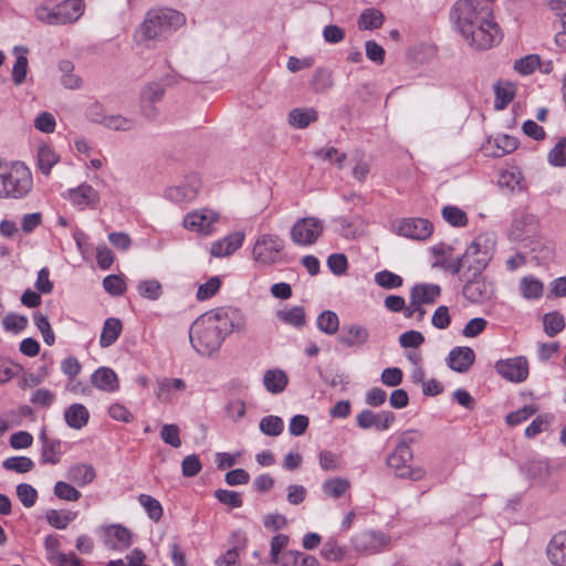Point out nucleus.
<instances>
[{
	"label": "nucleus",
	"instance_id": "34",
	"mask_svg": "<svg viewBox=\"0 0 566 566\" xmlns=\"http://www.w3.org/2000/svg\"><path fill=\"white\" fill-rule=\"evenodd\" d=\"M349 488L350 482L345 478H333L326 480L322 485L324 494L333 499L342 497Z\"/></svg>",
	"mask_w": 566,
	"mask_h": 566
},
{
	"label": "nucleus",
	"instance_id": "18",
	"mask_svg": "<svg viewBox=\"0 0 566 566\" xmlns=\"http://www.w3.org/2000/svg\"><path fill=\"white\" fill-rule=\"evenodd\" d=\"M475 354L472 348L460 346L453 348L448 356V366L458 373H465L473 365Z\"/></svg>",
	"mask_w": 566,
	"mask_h": 566
},
{
	"label": "nucleus",
	"instance_id": "53",
	"mask_svg": "<svg viewBox=\"0 0 566 566\" xmlns=\"http://www.w3.org/2000/svg\"><path fill=\"white\" fill-rule=\"evenodd\" d=\"M34 324L41 332L43 340L46 345L52 346L55 342V335L51 328L49 319L41 313H35L33 316Z\"/></svg>",
	"mask_w": 566,
	"mask_h": 566
},
{
	"label": "nucleus",
	"instance_id": "38",
	"mask_svg": "<svg viewBox=\"0 0 566 566\" xmlns=\"http://www.w3.org/2000/svg\"><path fill=\"white\" fill-rule=\"evenodd\" d=\"M313 90L324 93L334 86L333 72L325 67L315 71L312 80Z\"/></svg>",
	"mask_w": 566,
	"mask_h": 566
},
{
	"label": "nucleus",
	"instance_id": "15",
	"mask_svg": "<svg viewBox=\"0 0 566 566\" xmlns=\"http://www.w3.org/2000/svg\"><path fill=\"white\" fill-rule=\"evenodd\" d=\"M395 418V413L391 411L376 413L366 409L357 415V424L364 430L375 428L378 431H385L391 426Z\"/></svg>",
	"mask_w": 566,
	"mask_h": 566
},
{
	"label": "nucleus",
	"instance_id": "36",
	"mask_svg": "<svg viewBox=\"0 0 566 566\" xmlns=\"http://www.w3.org/2000/svg\"><path fill=\"white\" fill-rule=\"evenodd\" d=\"M565 318L559 312H549L543 316L544 332L547 336L554 337L565 328Z\"/></svg>",
	"mask_w": 566,
	"mask_h": 566
},
{
	"label": "nucleus",
	"instance_id": "3",
	"mask_svg": "<svg viewBox=\"0 0 566 566\" xmlns=\"http://www.w3.org/2000/svg\"><path fill=\"white\" fill-rule=\"evenodd\" d=\"M186 23L185 15L171 8L150 10L136 29L134 40L139 45L149 46L150 42L161 41Z\"/></svg>",
	"mask_w": 566,
	"mask_h": 566
},
{
	"label": "nucleus",
	"instance_id": "8",
	"mask_svg": "<svg viewBox=\"0 0 566 566\" xmlns=\"http://www.w3.org/2000/svg\"><path fill=\"white\" fill-rule=\"evenodd\" d=\"M413 451H402L395 448L387 458V465L398 479L420 481L426 476L422 467H412Z\"/></svg>",
	"mask_w": 566,
	"mask_h": 566
},
{
	"label": "nucleus",
	"instance_id": "55",
	"mask_svg": "<svg viewBox=\"0 0 566 566\" xmlns=\"http://www.w3.org/2000/svg\"><path fill=\"white\" fill-rule=\"evenodd\" d=\"M221 286V281L217 276L210 277L206 283L199 285L197 291V298L199 301H206L212 297Z\"/></svg>",
	"mask_w": 566,
	"mask_h": 566
},
{
	"label": "nucleus",
	"instance_id": "6",
	"mask_svg": "<svg viewBox=\"0 0 566 566\" xmlns=\"http://www.w3.org/2000/svg\"><path fill=\"white\" fill-rule=\"evenodd\" d=\"M83 14L81 0H65L56 6L43 3L35 9L36 19L49 25L73 23Z\"/></svg>",
	"mask_w": 566,
	"mask_h": 566
},
{
	"label": "nucleus",
	"instance_id": "52",
	"mask_svg": "<svg viewBox=\"0 0 566 566\" xmlns=\"http://www.w3.org/2000/svg\"><path fill=\"white\" fill-rule=\"evenodd\" d=\"M375 282L379 286L388 290L397 289L402 285V279L388 270L377 272L375 274Z\"/></svg>",
	"mask_w": 566,
	"mask_h": 566
},
{
	"label": "nucleus",
	"instance_id": "41",
	"mask_svg": "<svg viewBox=\"0 0 566 566\" xmlns=\"http://www.w3.org/2000/svg\"><path fill=\"white\" fill-rule=\"evenodd\" d=\"M101 123L114 130L127 132L135 127L136 123L133 118L124 117L122 115H107L101 119Z\"/></svg>",
	"mask_w": 566,
	"mask_h": 566
},
{
	"label": "nucleus",
	"instance_id": "37",
	"mask_svg": "<svg viewBox=\"0 0 566 566\" xmlns=\"http://www.w3.org/2000/svg\"><path fill=\"white\" fill-rule=\"evenodd\" d=\"M283 566H318V560L312 555L289 551L283 555Z\"/></svg>",
	"mask_w": 566,
	"mask_h": 566
},
{
	"label": "nucleus",
	"instance_id": "2",
	"mask_svg": "<svg viewBox=\"0 0 566 566\" xmlns=\"http://www.w3.org/2000/svg\"><path fill=\"white\" fill-rule=\"evenodd\" d=\"M238 318L239 312L232 308H217L200 316L189 331L193 348L203 356L217 352L226 335L241 328L242 324L235 322Z\"/></svg>",
	"mask_w": 566,
	"mask_h": 566
},
{
	"label": "nucleus",
	"instance_id": "51",
	"mask_svg": "<svg viewBox=\"0 0 566 566\" xmlns=\"http://www.w3.org/2000/svg\"><path fill=\"white\" fill-rule=\"evenodd\" d=\"M539 66V56L536 54L526 55L516 60L514 63V70L522 75H528Z\"/></svg>",
	"mask_w": 566,
	"mask_h": 566
},
{
	"label": "nucleus",
	"instance_id": "32",
	"mask_svg": "<svg viewBox=\"0 0 566 566\" xmlns=\"http://www.w3.org/2000/svg\"><path fill=\"white\" fill-rule=\"evenodd\" d=\"M384 20L385 17L380 10L369 8L360 13L357 25L359 30H375L382 25Z\"/></svg>",
	"mask_w": 566,
	"mask_h": 566
},
{
	"label": "nucleus",
	"instance_id": "21",
	"mask_svg": "<svg viewBox=\"0 0 566 566\" xmlns=\"http://www.w3.org/2000/svg\"><path fill=\"white\" fill-rule=\"evenodd\" d=\"M547 557L555 566H566V531L552 537L547 545Z\"/></svg>",
	"mask_w": 566,
	"mask_h": 566
},
{
	"label": "nucleus",
	"instance_id": "19",
	"mask_svg": "<svg viewBox=\"0 0 566 566\" xmlns=\"http://www.w3.org/2000/svg\"><path fill=\"white\" fill-rule=\"evenodd\" d=\"M69 199L80 208L94 207L99 201L98 191L91 185L82 184L77 188L69 190Z\"/></svg>",
	"mask_w": 566,
	"mask_h": 566
},
{
	"label": "nucleus",
	"instance_id": "59",
	"mask_svg": "<svg viewBox=\"0 0 566 566\" xmlns=\"http://www.w3.org/2000/svg\"><path fill=\"white\" fill-rule=\"evenodd\" d=\"M202 469L201 461L197 454H190L184 458L181 462L182 475L186 478L196 476Z\"/></svg>",
	"mask_w": 566,
	"mask_h": 566
},
{
	"label": "nucleus",
	"instance_id": "13",
	"mask_svg": "<svg viewBox=\"0 0 566 566\" xmlns=\"http://www.w3.org/2000/svg\"><path fill=\"white\" fill-rule=\"evenodd\" d=\"M389 543L388 537L382 533L363 531L357 533L353 539V547L360 553H377Z\"/></svg>",
	"mask_w": 566,
	"mask_h": 566
},
{
	"label": "nucleus",
	"instance_id": "61",
	"mask_svg": "<svg viewBox=\"0 0 566 566\" xmlns=\"http://www.w3.org/2000/svg\"><path fill=\"white\" fill-rule=\"evenodd\" d=\"M160 438L165 443L174 448H179L181 446L179 427L177 424H164L160 430Z\"/></svg>",
	"mask_w": 566,
	"mask_h": 566
},
{
	"label": "nucleus",
	"instance_id": "4",
	"mask_svg": "<svg viewBox=\"0 0 566 566\" xmlns=\"http://www.w3.org/2000/svg\"><path fill=\"white\" fill-rule=\"evenodd\" d=\"M32 186V174L24 164L0 161V198L22 199Z\"/></svg>",
	"mask_w": 566,
	"mask_h": 566
},
{
	"label": "nucleus",
	"instance_id": "58",
	"mask_svg": "<svg viewBox=\"0 0 566 566\" xmlns=\"http://www.w3.org/2000/svg\"><path fill=\"white\" fill-rule=\"evenodd\" d=\"M54 494L61 499L66 501H77L81 497V492L77 491L71 484L59 481L54 485Z\"/></svg>",
	"mask_w": 566,
	"mask_h": 566
},
{
	"label": "nucleus",
	"instance_id": "50",
	"mask_svg": "<svg viewBox=\"0 0 566 566\" xmlns=\"http://www.w3.org/2000/svg\"><path fill=\"white\" fill-rule=\"evenodd\" d=\"M137 290L143 297L149 300H157L163 293L161 284L154 279L140 281L137 285Z\"/></svg>",
	"mask_w": 566,
	"mask_h": 566
},
{
	"label": "nucleus",
	"instance_id": "9",
	"mask_svg": "<svg viewBox=\"0 0 566 566\" xmlns=\"http://www.w3.org/2000/svg\"><path fill=\"white\" fill-rule=\"evenodd\" d=\"M324 223L316 217L298 219L291 228V240L296 245H312L323 234Z\"/></svg>",
	"mask_w": 566,
	"mask_h": 566
},
{
	"label": "nucleus",
	"instance_id": "40",
	"mask_svg": "<svg viewBox=\"0 0 566 566\" xmlns=\"http://www.w3.org/2000/svg\"><path fill=\"white\" fill-rule=\"evenodd\" d=\"M59 161V156L49 146H41L38 151V165L42 174L49 175L52 167Z\"/></svg>",
	"mask_w": 566,
	"mask_h": 566
},
{
	"label": "nucleus",
	"instance_id": "47",
	"mask_svg": "<svg viewBox=\"0 0 566 566\" xmlns=\"http://www.w3.org/2000/svg\"><path fill=\"white\" fill-rule=\"evenodd\" d=\"M495 102L494 106L496 109H503L514 97V87L510 83L497 84L494 87Z\"/></svg>",
	"mask_w": 566,
	"mask_h": 566
},
{
	"label": "nucleus",
	"instance_id": "25",
	"mask_svg": "<svg viewBox=\"0 0 566 566\" xmlns=\"http://www.w3.org/2000/svg\"><path fill=\"white\" fill-rule=\"evenodd\" d=\"M440 293L441 287L437 284H417L411 289L410 298H413L415 303L431 304Z\"/></svg>",
	"mask_w": 566,
	"mask_h": 566
},
{
	"label": "nucleus",
	"instance_id": "29",
	"mask_svg": "<svg viewBox=\"0 0 566 566\" xmlns=\"http://www.w3.org/2000/svg\"><path fill=\"white\" fill-rule=\"evenodd\" d=\"M318 118L314 108H294L289 113V124L295 128H305Z\"/></svg>",
	"mask_w": 566,
	"mask_h": 566
},
{
	"label": "nucleus",
	"instance_id": "64",
	"mask_svg": "<svg viewBox=\"0 0 566 566\" xmlns=\"http://www.w3.org/2000/svg\"><path fill=\"white\" fill-rule=\"evenodd\" d=\"M105 291L112 295L118 296L125 292L126 284L118 275H108L103 280Z\"/></svg>",
	"mask_w": 566,
	"mask_h": 566
},
{
	"label": "nucleus",
	"instance_id": "62",
	"mask_svg": "<svg viewBox=\"0 0 566 566\" xmlns=\"http://www.w3.org/2000/svg\"><path fill=\"white\" fill-rule=\"evenodd\" d=\"M2 324L6 331L18 333L27 327L28 318L23 315L10 313L4 316Z\"/></svg>",
	"mask_w": 566,
	"mask_h": 566
},
{
	"label": "nucleus",
	"instance_id": "49",
	"mask_svg": "<svg viewBox=\"0 0 566 566\" xmlns=\"http://www.w3.org/2000/svg\"><path fill=\"white\" fill-rule=\"evenodd\" d=\"M138 501L153 521L158 522L161 518L163 506L159 501L147 494H140Z\"/></svg>",
	"mask_w": 566,
	"mask_h": 566
},
{
	"label": "nucleus",
	"instance_id": "39",
	"mask_svg": "<svg viewBox=\"0 0 566 566\" xmlns=\"http://www.w3.org/2000/svg\"><path fill=\"white\" fill-rule=\"evenodd\" d=\"M317 327L327 335H334L339 328V319L335 312L324 311L317 317Z\"/></svg>",
	"mask_w": 566,
	"mask_h": 566
},
{
	"label": "nucleus",
	"instance_id": "56",
	"mask_svg": "<svg viewBox=\"0 0 566 566\" xmlns=\"http://www.w3.org/2000/svg\"><path fill=\"white\" fill-rule=\"evenodd\" d=\"M17 495L25 507H32L38 499L36 490L27 483H21L17 486Z\"/></svg>",
	"mask_w": 566,
	"mask_h": 566
},
{
	"label": "nucleus",
	"instance_id": "46",
	"mask_svg": "<svg viewBox=\"0 0 566 566\" xmlns=\"http://www.w3.org/2000/svg\"><path fill=\"white\" fill-rule=\"evenodd\" d=\"M276 316L294 327H302L305 324V313L301 306H295L289 311H277Z\"/></svg>",
	"mask_w": 566,
	"mask_h": 566
},
{
	"label": "nucleus",
	"instance_id": "27",
	"mask_svg": "<svg viewBox=\"0 0 566 566\" xmlns=\"http://www.w3.org/2000/svg\"><path fill=\"white\" fill-rule=\"evenodd\" d=\"M289 378L280 369H270L264 373L263 385L271 394H280L287 386Z\"/></svg>",
	"mask_w": 566,
	"mask_h": 566
},
{
	"label": "nucleus",
	"instance_id": "23",
	"mask_svg": "<svg viewBox=\"0 0 566 566\" xmlns=\"http://www.w3.org/2000/svg\"><path fill=\"white\" fill-rule=\"evenodd\" d=\"M156 397L163 402L172 400V390L184 391L186 382L180 378H161L156 381Z\"/></svg>",
	"mask_w": 566,
	"mask_h": 566
},
{
	"label": "nucleus",
	"instance_id": "33",
	"mask_svg": "<svg viewBox=\"0 0 566 566\" xmlns=\"http://www.w3.org/2000/svg\"><path fill=\"white\" fill-rule=\"evenodd\" d=\"M520 291L524 298L535 300L543 295L544 285L538 279L528 275L521 280Z\"/></svg>",
	"mask_w": 566,
	"mask_h": 566
},
{
	"label": "nucleus",
	"instance_id": "26",
	"mask_svg": "<svg viewBox=\"0 0 566 566\" xmlns=\"http://www.w3.org/2000/svg\"><path fill=\"white\" fill-rule=\"evenodd\" d=\"M123 331L122 322L118 318L109 317L104 322L99 337L101 347L105 348L113 345Z\"/></svg>",
	"mask_w": 566,
	"mask_h": 566
},
{
	"label": "nucleus",
	"instance_id": "10",
	"mask_svg": "<svg viewBox=\"0 0 566 566\" xmlns=\"http://www.w3.org/2000/svg\"><path fill=\"white\" fill-rule=\"evenodd\" d=\"M218 220V212L208 208H202L188 212L184 218V227L187 230L197 232L201 235H208L212 233L213 226Z\"/></svg>",
	"mask_w": 566,
	"mask_h": 566
},
{
	"label": "nucleus",
	"instance_id": "28",
	"mask_svg": "<svg viewBox=\"0 0 566 566\" xmlns=\"http://www.w3.org/2000/svg\"><path fill=\"white\" fill-rule=\"evenodd\" d=\"M553 467L544 460H531L525 464V473L528 479L544 483L552 474Z\"/></svg>",
	"mask_w": 566,
	"mask_h": 566
},
{
	"label": "nucleus",
	"instance_id": "16",
	"mask_svg": "<svg viewBox=\"0 0 566 566\" xmlns=\"http://www.w3.org/2000/svg\"><path fill=\"white\" fill-rule=\"evenodd\" d=\"M494 287L485 277H475L463 287V295L472 303H481L492 297Z\"/></svg>",
	"mask_w": 566,
	"mask_h": 566
},
{
	"label": "nucleus",
	"instance_id": "1",
	"mask_svg": "<svg viewBox=\"0 0 566 566\" xmlns=\"http://www.w3.org/2000/svg\"><path fill=\"white\" fill-rule=\"evenodd\" d=\"M452 18L467 43L476 50H488L501 40L499 25L485 0H459Z\"/></svg>",
	"mask_w": 566,
	"mask_h": 566
},
{
	"label": "nucleus",
	"instance_id": "11",
	"mask_svg": "<svg viewBox=\"0 0 566 566\" xmlns=\"http://www.w3.org/2000/svg\"><path fill=\"white\" fill-rule=\"evenodd\" d=\"M499 375L512 382H522L528 376V363L523 356L501 359L495 364Z\"/></svg>",
	"mask_w": 566,
	"mask_h": 566
},
{
	"label": "nucleus",
	"instance_id": "60",
	"mask_svg": "<svg viewBox=\"0 0 566 566\" xmlns=\"http://www.w3.org/2000/svg\"><path fill=\"white\" fill-rule=\"evenodd\" d=\"M316 156L335 164L339 169L344 167L346 159V154L335 147L322 148L316 151Z\"/></svg>",
	"mask_w": 566,
	"mask_h": 566
},
{
	"label": "nucleus",
	"instance_id": "54",
	"mask_svg": "<svg viewBox=\"0 0 566 566\" xmlns=\"http://www.w3.org/2000/svg\"><path fill=\"white\" fill-rule=\"evenodd\" d=\"M548 163L556 167L566 166V137L562 138L548 153Z\"/></svg>",
	"mask_w": 566,
	"mask_h": 566
},
{
	"label": "nucleus",
	"instance_id": "63",
	"mask_svg": "<svg viewBox=\"0 0 566 566\" xmlns=\"http://www.w3.org/2000/svg\"><path fill=\"white\" fill-rule=\"evenodd\" d=\"M366 56L371 62L381 65L385 62V50L374 40L365 42Z\"/></svg>",
	"mask_w": 566,
	"mask_h": 566
},
{
	"label": "nucleus",
	"instance_id": "20",
	"mask_svg": "<svg viewBox=\"0 0 566 566\" xmlns=\"http://www.w3.org/2000/svg\"><path fill=\"white\" fill-rule=\"evenodd\" d=\"M92 385L105 392H114L119 388L118 377L108 367H99L91 376Z\"/></svg>",
	"mask_w": 566,
	"mask_h": 566
},
{
	"label": "nucleus",
	"instance_id": "31",
	"mask_svg": "<svg viewBox=\"0 0 566 566\" xmlns=\"http://www.w3.org/2000/svg\"><path fill=\"white\" fill-rule=\"evenodd\" d=\"M14 53L17 55V60L13 64L12 69V81L15 85H21L25 81L27 71H28V49L22 46H15Z\"/></svg>",
	"mask_w": 566,
	"mask_h": 566
},
{
	"label": "nucleus",
	"instance_id": "48",
	"mask_svg": "<svg viewBox=\"0 0 566 566\" xmlns=\"http://www.w3.org/2000/svg\"><path fill=\"white\" fill-rule=\"evenodd\" d=\"M2 467L9 471L27 473L33 469L34 463L27 457H11L3 461Z\"/></svg>",
	"mask_w": 566,
	"mask_h": 566
},
{
	"label": "nucleus",
	"instance_id": "30",
	"mask_svg": "<svg viewBox=\"0 0 566 566\" xmlns=\"http://www.w3.org/2000/svg\"><path fill=\"white\" fill-rule=\"evenodd\" d=\"M95 470L90 464H76L67 471V479L80 486L90 484L95 479Z\"/></svg>",
	"mask_w": 566,
	"mask_h": 566
},
{
	"label": "nucleus",
	"instance_id": "17",
	"mask_svg": "<svg viewBox=\"0 0 566 566\" xmlns=\"http://www.w3.org/2000/svg\"><path fill=\"white\" fill-rule=\"evenodd\" d=\"M244 238V232H233L226 238L213 242L211 244L210 253L216 258L229 256L242 247Z\"/></svg>",
	"mask_w": 566,
	"mask_h": 566
},
{
	"label": "nucleus",
	"instance_id": "5",
	"mask_svg": "<svg viewBox=\"0 0 566 566\" xmlns=\"http://www.w3.org/2000/svg\"><path fill=\"white\" fill-rule=\"evenodd\" d=\"M285 241L276 233H261L252 248V259L262 266H273L285 262Z\"/></svg>",
	"mask_w": 566,
	"mask_h": 566
},
{
	"label": "nucleus",
	"instance_id": "7",
	"mask_svg": "<svg viewBox=\"0 0 566 566\" xmlns=\"http://www.w3.org/2000/svg\"><path fill=\"white\" fill-rule=\"evenodd\" d=\"M495 241L489 234L478 235L462 255L465 266L474 275L480 274L489 264L494 251Z\"/></svg>",
	"mask_w": 566,
	"mask_h": 566
},
{
	"label": "nucleus",
	"instance_id": "24",
	"mask_svg": "<svg viewBox=\"0 0 566 566\" xmlns=\"http://www.w3.org/2000/svg\"><path fill=\"white\" fill-rule=\"evenodd\" d=\"M64 419L69 427L80 430L87 424L90 412L84 405L73 403L64 411Z\"/></svg>",
	"mask_w": 566,
	"mask_h": 566
},
{
	"label": "nucleus",
	"instance_id": "12",
	"mask_svg": "<svg viewBox=\"0 0 566 566\" xmlns=\"http://www.w3.org/2000/svg\"><path fill=\"white\" fill-rule=\"evenodd\" d=\"M433 231V226L428 219L407 218L399 222L397 233L412 240H426Z\"/></svg>",
	"mask_w": 566,
	"mask_h": 566
},
{
	"label": "nucleus",
	"instance_id": "44",
	"mask_svg": "<svg viewBox=\"0 0 566 566\" xmlns=\"http://www.w3.org/2000/svg\"><path fill=\"white\" fill-rule=\"evenodd\" d=\"M346 551L339 546L335 538H328L321 551V555L328 562H340L345 557Z\"/></svg>",
	"mask_w": 566,
	"mask_h": 566
},
{
	"label": "nucleus",
	"instance_id": "42",
	"mask_svg": "<svg viewBox=\"0 0 566 566\" xmlns=\"http://www.w3.org/2000/svg\"><path fill=\"white\" fill-rule=\"evenodd\" d=\"M46 521L48 523L57 528V530H64L69 525L70 522L75 520L76 513L74 512H61L57 510H49L46 512Z\"/></svg>",
	"mask_w": 566,
	"mask_h": 566
},
{
	"label": "nucleus",
	"instance_id": "22",
	"mask_svg": "<svg viewBox=\"0 0 566 566\" xmlns=\"http://www.w3.org/2000/svg\"><path fill=\"white\" fill-rule=\"evenodd\" d=\"M368 338L369 332L367 328L358 324L345 325L338 337L339 342L348 347L363 346L368 342Z\"/></svg>",
	"mask_w": 566,
	"mask_h": 566
},
{
	"label": "nucleus",
	"instance_id": "45",
	"mask_svg": "<svg viewBox=\"0 0 566 566\" xmlns=\"http://www.w3.org/2000/svg\"><path fill=\"white\" fill-rule=\"evenodd\" d=\"M441 213L443 219L452 227H465L468 223L467 213L455 206L443 207Z\"/></svg>",
	"mask_w": 566,
	"mask_h": 566
},
{
	"label": "nucleus",
	"instance_id": "14",
	"mask_svg": "<svg viewBox=\"0 0 566 566\" xmlns=\"http://www.w3.org/2000/svg\"><path fill=\"white\" fill-rule=\"evenodd\" d=\"M200 189V180L197 176H189L180 185L166 189V198L172 202H190L196 199Z\"/></svg>",
	"mask_w": 566,
	"mask_h": 566
},
{
	"label": "nucleus",
	"instance_id": "43",
	"mask_svg": "<svg viewBox=\"0 0 566 566\" xmlns=\"http://www.w3.org/2000/svg\"><path fill=\"white\" fill-rule=\"evenodd\" d=\"M259 428L266 436L277 437L284 429V422L277 416H266L260 420Z\"/></svg>",
	"mask_w": 566,
	"mask_h": 566
},
{
	"label": "nucleus",
	"instance_id": "35",
	"mask_svg": "<svg viewBox=\"0 0 566 566\" xmlns=\"http://www.w3.org/2000/svg\"><path fill=\"white\" fill-rule=\"evenodd\" d=\"M40 439L43 443L42 461L51 464L57 463L61 442L59 440L49 439L44 431L41 432Z\"/></svg>",
	"mask_w": 566,
	"mask_h": 566
},
{
	"label": "nucleus",
	"instance_id": "57",
	"mask_svg": "<svg viewBox=\"0 0 566 566\" xmlns=\"http://www.w3.org/2000/svg\"><path fill=\"white\" fill-rule=\"evenodd\" d=\"M488 326V321L483 317L470 319L462 329V335L467 338H473L482 334Z\"/></svg>",
	"mask_w": 566,
	"mask_h": 566
}]
</instances>
